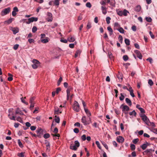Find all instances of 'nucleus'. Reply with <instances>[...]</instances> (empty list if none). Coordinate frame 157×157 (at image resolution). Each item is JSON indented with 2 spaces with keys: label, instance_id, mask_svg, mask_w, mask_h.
<instances>
[{
  "label": "nucleus",
  "instance_id": "603ef678",
  "mask_svg": "<svg viewBox=\"0 0 157 157\" xmlns=\"http://www.w3.org/2000/svg\"><path fill=\"white\" fill-rule=\"evenodd\" d=\"M81 139L83 141L85 140L86 139V135L85 134L82 135L81 136Z\"/></svg>",
  "mask_w": 157,
  "mask_h": 157
},
{
  "label": "nucleus",
  "instance_id": "f3484780",
  "mask_svg": "<svg viewBox=\"0 0 157 157\" xmlns=\"http://www.w3.org/2000/svg\"><path fill=\"white\" fill-rule=\"evenodd\" d=\"M85 112H86V113L88 117H90L91 115V113L89 111V110L85 108V109H84Z\"/></svg>",
  "mask_w": 157,
  "mask_h": 157
},
{
  "label": "nucleus",
  "instance_id": "a878e982",
  "mask_svg": "<svg viewBox=\"0 0 157 157\" xmlns=\"http://www.w3.org/2000/svg\"><path fill=\"white\" fill-rule=\"evenodd\" d=\"M141 9V7L140 6H137L135 8V10L137 12H139Z\"/></svg>",
  "mask_w": 157,
  "mask_h": 157
},
{
  "label": "nucleus",
  "instance_id": "bf43d9fd",
  "mask_svg": "<svg viewBox=\"0 0 157 157\" xmlns=\"http://www.w3.org/2000/svg\"><path fill=\"white\" fill-rule=\"evenodd\" d=\"M107 29L109 31V32H111V33H113V30L110 26H108L107 27Z\"/></svg>",
  "mask_w": 157,
  "mask_h": 157
},
{
  "label": "nucleus",
  "instance_id": "49530a36",
  "mask_svg": "<svg viewBox=\"0 0 157 157\" xmlns=\"http://www.w3.org/2000/svg\"><path fill=\"white\" fill-rule=\"evenodd\" d=\"M80 52L79 50H78L77 51L75 55V57H77L78 56V55L80 54Z\"/></svg>",
  "mask_w": 157,
  "mask_h": 157
},
{
  "label": "nucleus",
  "instance_id": "1a4fd4ad",
  "mask_svg": "<svg viewBox=\"0 0 157 157\" xmlns=\"http://www.w3.org/2000/svg\"><path fill=\"white\" fill-rule=\"evenodd\" d=\"M15 114H19L20 115H23L24 113L22 112V111L19 108H17L16 109Z\"/></svg>",
  "mask_w": 157,
  "mask_h": 157
},
{
  "label": "nucleus",
  "instance_id": "774afa93",
  "mask_svg": "<svg viewBox=\"0 0 157 157\" xmlns=\"http://www.w3.org/2000/svg\"><path fill=\"white\" fill-rule=\"evenodd\" d=\"M152 131L153 132L157 134V128H152Z\"/></svg>",
  "mask_w": 157,
  "mask_h": 157
},
{
  "label": "nucleus",
  "instance_id": "5fc2aeb1",
  "mask_svg": "<svg viewBox=\"0 0 157 157\" xmlns=\"http://www.w3.org/2000/svg\"><path fill=\"white\" fill-rule=\"evenodd\" d=\"M139 139L138 138L134 139L133 140V142L135 144H136L139 141Z\"/></svg>",
  "mask_w": 157,
  "mask_h": 157
},
{
  "label": "nucleus",
  "instance_id": "423d86ee",
  "mask_svg": "<svg viewBox=\"0 0 157 157\" xmlns=\"http://www.w3.org/2000/svg\"><path fill=\"white\" fill-rule=\"evenodd\" d=\"M37 134V137L39 138L41 137V134H43V130L41 128H38L36 131Z\"/></svg>",
  "mask_w": 157,
  "mask_h": 157
},
{
  "label": "nucleus",
  "instance_id": "dca6fc26",
  "mask_svg": "<svg viewBox=\"0 0 157 157\" xmlns=\"http://www.w3.org/2000/svg\"><path fill=\"white\" fill-rule=\"evenodd\" d=\"M67 94V100H68L69 97L70 96V90L67 89L66 90Z\"/></svg>",
  "mask_w": 157,
  "mask_h": 157
},
{
  "label": "nucleus",
  "instance_id": "6ab92c4d",
  "mask_svg": "<svg viewBox=\"0 0 157 157\" xmlns=\"http://www.w3.org/2000/svg\"><path fill=\"white\" fill-rule=\"evenodd\" d=\"M120 25L117 22H115L114 24V27L117 30L118 29V28L120 27Z\"/></svg>",
  "mask_w": 157,
  "mask_h": 157
},
{
  "label": "nucleus",
  "instance_id": "4c0bfd02",
  "mask_svg": "<svg viewBox=\"0 0 157 157\" xmlns=\"http://www.w3.org/2000/svg\"><path fill=\"white\" fill-rule=\"evenodd\" d=\"M91 27V23L90 22H89L86 26V28L88 29H90Z\"/></svg>",
  "mask_w": 157,
  "mask_h": 157
},
{
  "label": "nucleus",
  "instance_id": "de8ad7c7",
  "mask_svg": "<svg viewBox=\"0 0 157 157\" xmlns=\"http://www.w3.org/2000/svg\"><path fill=\"white\" fill-rule=\"evenodd\" d=\"M118 39L119 41L122 43L123 41V38L121 35H119L118 37Z\"/></svg>",
  "mask_w": 157,
  "mask_h": 157
},
{
  "label": "nucleus",
  "instance_id": "473e14b6",
  "mask_svg": "<svg viewBox=\"0 0 157 157\" xmlns=\"http://www.w3.org/2000/svg\"><path fill=\"white\" fill-rule=\"evenodd\" d=\"M41 42L43 43H46L48 42V39H41Z\"/></svg>",
  "mask_w": 157,
  "mask_h": 157
},
{
  "label": "nucleus",
  "instance_id": "c756f323",
  "mask_svg": "<svg viewBox=\"0 0 157 157\" xmlns=\"http://www.w3.org/2000/svg\"><path fill=\"white\" fill-rule=\"evenodd\" d=\"M62 80H63V78L61 77L60 76V78H59V80H58V82H57V86H59V85L60 84V83L62 82Z\"/></svg>",
  "mask_w": 157,
  "mask_h": 157
},
{
  "label": "nucleus",
  "instance_id": "9b49d317",
  "mask_svg": "<svg viewBox=\"0 0 157 157\" xmlns=\"http://www.w3.org/2000/svg\"><path fill=\"white\" fill-rule=\"evenodd\" d=\"M117 141L119 143H123L124 141V138L121 136H119L117 138Z\"/></svg>",
  "mask_w": 157,
  "mask_h": 157
},
{
  "label": "nucleus",
  "instance_id": "09e8293b",
  "mask_svg": "<svg viewBox=\"0 0 157 157\" xmlns=\"http://www.w3.org/2000/svg\"><path fill=\"white\" fill-rule=\"evenodd\" d=\"M18 142L19 146L21 148L23 147V146L20 140H18Z\"/></svg>",
  "mask_w": 157,
  "mask_h": 157
},
{
  "label": "nucleus",
  "instance_id": "2eb2a0df",
  "mask_svg": "<svg viewBox=\"0 0 157 157\" xmlns=\"http://www.w3.org/2000/svg\"><path fill=\"white\" fill-rule=\"evenodd\" d=\"M148 145V143L147 142H146V144H143L140 147L143 150H144L146 149Z\"/></svg>",
  "mask_w": 157,
  "mask_h": 157
},
{
  "label": "nucleus",
  "instance_id": "4be33fe9",
  "mask_svg": "<svg viewBox=\"0 0 157 157\" xmlns=\"http://www.w3.org/2000/svg\"><path fill=\"white\" fill-rule=\"evenodd\" d=\"M117 78L119 79L120 81H122V80L123 79V77H122V75H121L120 74H118V75H117Z\"/></svg>",
  "mask_w": 157,
  "mask_h": 157
},
{
  "label": "nucleus",
  "instance_id": "69168bd1",
  "mask_svg": "<svg viewBox=\"0 0 157 157\" xmlns=\"http://www.w3.org/2000/svg\"><path fill=\"white\" fill-rule=\"evenodd\" d=\"M74 131L75 133H77L79 132V130L78 128H75L74 129Z\"/></svg>",
  "mask_w": 157,
  "mask_h": 157
},
{
  "label": "nucleus",
  "instance_id": "f03ea898",
  "mask_svg": "<svg viewBox=\"0 0 157 157\" xmlns=\"http://www.w3.org/2000/svg\"><path fill=\"white\" fill-rule=\"evenodd\" d=\"M140 117H141L142 120L145 123L148 125H150V122L147 116L144 114H142L140 115Z\"/></svg>",
  "mask_w": 157,
  "mask_h": 157
},
{
  "label": "nucleus",
  "instance_id": "a19ab883",
  "mask_svg": "<svg viewBox=\"0 0 157 157\" xmlns=\"http://www.w3.org/2000/svg\"><path fill=\"white\" fill-rule=\"evenodd\" d=\"M8 117L11 120H13L14 121L16 120L15 117L14 116H13L12 117H11L10 116V115L9 114L8 115Z\"/></svg>",
  "mask_w": 157,
  "mask_h": 157
},
{
  "label": "nucleus",
  "instance_id": "c9c22d12",
  "mask_svg": "<svg viewBox=\"0 0 157 157\" xmlns=\"http://www.w3.org/2000/svg\"><path fill=\"white\" fill-rule=\"evenodd\" d=\"M121 96L119 97V99L121 101H123L124 98V96L123 94L122 93L120 94Z\"/></svg>",
  "mask_w": 157,
  "mask_h": 157
},
{
  "label": "nucleus",
  "instance_id": "aec40b11",
  "mask_svg": "<svg viewBox=\"0 0 157 157\" xmlns=\"http://www.w3.org/2000/svg\"><path fill=\"white\" fill-rule=\"evenodd\" d=\"M33 64H34L38 65V66L40 65L39 62L36 59H33Z\"/></svg>",
  "mask_w": 157,
  "mask_h": 157
},
{
  "label": "nucleus",
  "instance_id": "6e6d98bb",
  "mask_svg": "<svg viewBox=\"0 0 157 157\" xmlns=\"http://www.w3.org/2000/svg\"><path fill=\"white\" fill-rule=\"evenodd\" d=\"M106 0H104L100 2L101 4L103 6H105L106 4Z\"/></svg>",
  "mask_w": 157,
  "mask_h": 157
},
{
  "label": "nucleus",
  "instance_id": "a18cd8bd",
  "mask_svg": "<svg viewBox=\"0 0 157 157\" xmlns=\"http://www.w3.org/2000/svg\"><path fill=\"white\" fill-rule=\"evenodd\" d=\"M30 103L31 104H30L29 108H30V110H32L33 109V108L34 106L35 103Z\"/></svg>",
  "mask_w": 157,
  "mask_h": 157
},
{
  "label": "nucleus",
  "instance_id": "a211bd4d",
  "mask_svg": "<svg viewBox=\"0 0 157 157\" xmlns=\"http://www.w3.org/2000/svg\"><path fill=\"white\" fill-rule=\"evenodd\" d=\"M60 0H55L54 1V4L58 7L59 4V2Z\"/></svg>",
  "mask_w": 157,
  "mask_h": 157
},
{
  "label": "nucleus",
  "instance_id": "3c124183",
  "mask_svg": "<svg viewBox=\"0 0 157 157\" xmlns=\"http://www.w3.org/2000/svg\"><path fill=\"white\" fill-rule=\"evenodd\" d=\"M17 155L19 157H24V153L23 152L18 153L17 154Z\"/></svg>",
  "mask_w": 157,
  "mask_h": 157
},
{
  "label": "nucleus",
  "instance_id": "79ce46f5",
  "mask_svg": "<svg viewBox=\"0 0 157 157\" xmlns=\"http://www.w3.org/2000/svg\"><path fill=\"white\" fill-rule=\"evenodd\" d=\"M148 83L151 86H152L153 85V82L151 79H149L148 81Z\"/></svg>",
  "mask_w": 157,
  "mask_h": 157
},
{
  "label": "nucleus",
  "instance_id": "412c9836",
  "mask_svg": "<svg viewBox=\"0 0 157 157\" xmlns=\"http://www.w3.org/2000/svg\"><path fill=\"white\" fill-rule=\"evenodd\" d=\"M129 114L130 116L133 115L135 117L136 116V115L137 114L135 112V110H133L132 112H129Z\"/></svg>",
  "mask_w": 157,
  "mask_h": 157
},
{
  "label": "nucleus",
  "instance_id": "ea45409f",
  "mask_svg": "<svg viewBox=\"0 0 157 157\" xmlns=\"http://www.w3.org/2000/svg\"><path fill=\"white\" fill-rule=\"evenodd\" d=\"M123 59L124 61H127L128 59V57L127 55H124L123 57Z\"/></svg>",
  "mask_w": 157,
  "mask_h": 157
},
{
  "label": "nucleus",
  "instance_id": "f257e3e1",
  "mask_svg": "<svg viewBox=\"0 0 157 157\" xmlns=\"http://www.w3.org/2000/svg\"><path fill=\"white\" fill-rule=\"evenodd\" d=\"M75 144H71L70 146V148L71 149L74 151H76L77 148L79 147L80 143L77 140H76L74 142Z\"/></svg>",
  "mask_w": 157,
  "mask_h": 157
},
{
  "label": "nucleus",
  "instance_id": "2f4dec72",
  "mask_svg": "<svg viewBox=\"0 0 157 157\" xmlns=\"http://www.w3.org/2000/svg\"><path fill=\"white\" fill-rule=\"evenodd\" d=\"M123 14L124 16H127V13H129V12L126 10L124 9L123 11Z\"/></svg>",
  "mask_w": 157,
  "mask_h": 157
},
{
  "label": "nucleus",
  "instance_id": "8fccbe9b",
  "mask_svg": "<svg viewBox=\"0 0 157 157\" xmlns=\"http://www.w3.org/2000/svg\"><path fill=\"white\" fill-rule=\"evenodd\" d=\"M146 20L147 22H151L152 21V19L150 17H146Z\"/></svg>",
  "mask_w": 157,
  "mask_h": 157
},
{
  "label": "nucleus",
  "instance_id": "f8f14e48",
  "mask_svg": "<svg viewBox=\"0 0 157 157\" xmlns=\"http://www.w3.org/2000/svg\"><path fill=\"white\" fill-rule=\"evenodd\" d=\"M11 30L13 32V33L14 34H16L19 32V29L17 27L12 28Z\"/></svg>",
  "mask_w": 157,
  "mask_h": 157
},
{
  "label": "nucleus",
  "instance_id": "4468645a",
  "mask_svg": "<svg viewBox=\"0 0 157 157\" xmlns=\"http://www.w3.org/2000/svg\"><path fill=\"white\" fill-rule=\"evenodd\" d=\"M125 101L126 103L129 106H131L132 105L131 101L128 98L125 99Z\"/></svg>",
  "mask_w": 157,
  "mask_h": 157
},
{
  "label": "nucleus",
  "instance_id": "7ed1b4c3",
  "mask_svg": "<svg viewBox=\"0 0 157 157\" xmlns=\"http://www.w3.org/2000/svg\"><path fill=\"white\" fill-rule=\"evenodd\" d=\"M73 109L76 112H79L80 109L79 105L76 101H75L73 105Z\"/></svg>",
  "mask_w": 157,
  "mask_h": 157
},
{
  "label": "nucleus",
  "instance_id": "b1692460",
  "mask_svg": "<svg viewBox=\"0 0 157 157\" xmlns=\"http://www.w3.org/2000/svg\"><path fill=\"white\" fill-rule=\"evenodd\" d=\"M55 117H56V118L55 119V122L57 123H59L60 121V119L59 117H57L56 115L55 116Z\"/></svg>",
  "mask_w": 157,
  "mask_h": 157
},
{
  "label": "nucleus",
  "instance_id": "5701e85b",
  "mask_svg": "<svg viewBox=\"0 0 157 157\" xmlns=\"http://www.w3.org/2000/svg\"><path fill=\"white\" fill-rule=\"evenodd\" d=\"M116 11L117 14L119 16H121L123 15V13L122 11L117 10Z\"/></svg>",
  "mask_w": 157,
  "mask_h": 157
},
{
  "label": "nucleus",
  "instance_id": "cd10ccee",
  "mask_svg": "<svg viewBox=\"0 0 157 157\" xmlns=\"http://www.w3.org/2000/svg\"><path fill=\"white\" fill-rule=\"evenodd\" d=\"M110 4L113 7H115V2L114 0H111V2H110Z\"/></svg>",
  "mask_w": 157,
  "mask_h": 157
},
{
  "label": "nucleus",
  "instance_id": "7c9ffc66",
  "mask_svg": "<svg viewBox=\"0 0 157 157\" xmlns=\"http://www.w3.org/2000/svg\"><path fill=\"white\" fill-rule=\"evenodd\" d=\"M154 150H152V149H147L144 152L146 153H151L152 151H154Z\"/></svg>",
  "mask_w": 157,
  "mask_h": 157
},
{
  "label": "nucleus",
  "instance_id": "0e129e2a",
  "mask_svg": "<svg viewBox=\"0 0 157 157\" xmlns=\"http://www.w3.org/2000/svg\"><path fill=\"white\" fill-rule=\"evenodd\" d=\"M39 66L33 64L32 65V67L33 69H36Z\"/></svg>",
  "mask_w": 157,
  "mask_h": 157
},
{
  "label": "nucleus",
  "instance_id": "6e6552de",
  "mask_svg": "<svg viewBox=\"0 0 157 157\" xmlns=\"http://www.w3.org/2000/svg\"><path fill=\"white\" fill-rule=\"evenodd\" d=\"M135 53L136 54L137 57L139 58L140 59H142V56L139 51L138 50H135L134 51Z\"/></svg>",
  "mask_w": 157,
  "mask_h": 157
},
{
  "label": "nucleus",
  "instance_id": "e433bc0d",
  "mask_svg": "<svg viewBox=\"0 0 157 157\" xmlns=\"http://www.w3.org/2000/svg\"><path fill=\"white\" fill-rule=\"evenodd\" d=\"M111 18L109 17H107L106 18V21L107 24H109L110 23V20H111Z\"/></svg>",
  "mask_w": 157,
  "mask_h": 157
},
{
  "label": "nucleus",
  "instance_id": "58836bf2",
  "mask_svg": "<svg viewBox=\"0 0 157 157\" xmlns=\"http://www.w3.org/2000/svg\"><path fill=\"white\" fill-rule=\"evenodd\" d=\"M37 30V28L36 26H33L32 29V32L33 33H35L36 32Z\"/></svg>",
  "mask_w": 157,
  "mask_h": 157
},
{
  "label": "nucleus",
  "instance_id": "864d4df0",
  "mask_svg": "<svg viewBox=\"0 0 157 157\" xmlns=\"http://www.w3.org/2000/svg\"><path fill=\"white\" fill-rule=\"evenodd\" d=\"M19 46V45L18 44H16L13 47V49L14 50H17V48H18Z\"/></svg>",
  "mask_w": 157,
  "mask_h": 157
},
{
  "label": "nucleus",
  "instance_id": "39448f33",
  "mask_svg": "<svg viewBox=\"0 0 157 157\" xmlns=\"http://www.w3.org/2000/svg\"><path fill=\"white\" fill-rule=\"evenodd\" d=\"M38 18L37 17H31L28 19V21L26 22V23L27 24H29L31 22L33 21H36L38 20Z\"/></svg>",
  "mask_w": 157,
  "mask_h": 157
},
{
  "label": "nucleus",
  "instance_id": "bb28decb",
  "mask_svg": "<svg viewBox=\"0 0 157 157\" xmlns=\"http://www.w3.org/2000/svg\"><path fill=\"white\" fill-rule=\"evenodd\" d=\"M124 41H125V44L127 45H130V40H129L128 39H125V40H124Z\"/></svg>",
  "mask_w": 157,
  "mask_h": 157
},
{
  "label": "nucleus",
  "instance_id": "20e7f679",
  "mask_svg": "<svg viewBox=\"0 0 157 157\" xmlns=\"http://www.w3.org/2000/svg\"><path fill=\"white\" fill-rule=\"evenodd\" d=\"M10 11L11 8L10 7L3 9L1 12V15L2 16H4L8 14Z\"/></svg>",
  "mask_w": 157,
  "mask_h": 157
},
{
  "label": "nucleus",
  "instance_id": "13d9d810",
  "mask_svg": "<svg viewBox=\"0 0 157 157\" xmlns=\"http://www.w3.org/2000/svg\"><path fill=\"white\" fill-rule=\"evenodd\" d=\"M61 90V88L60 87L57 88L56 91V93L58 94Z\"/></svg>",
  "mask_w": 157,
  "mask_h": 157
},
{
  "label": "nucleus",
  "instance_id": "052dcab7",
  "mask_svg": "<svg viewBox=\"0 0 157 157\" xmlns=\"http://www.w3.org/2000/svg\"><path fill=\"white\" fill-rule=\"evenodd\" d=\"M138 109L140 111L141 113H145L144 110L142 108H138Z\"/></svg>",
  "mask_w": 157,
  "mask_h": 157
},
{
  "label": "nucleus",
  "instance_id": "37998d69",
  "mask_svg": "<svg viewBox=\"0 0 157 157\" xmlns=\"http://www.w3.org/2000/svg\"><path fill=\"white\" fill-rule=\"evenodd\" d=\"M86 5L87 7H88L89 8H90L92 6V5H91V3H90V2H87L86 4Z\"/></svg>",
  "mask_w": 157,
  "mask_h": 157
},
{
  "label": "nucleus",
  "instance_id": "f704fd0d",
  "mask_svg": "<svg viewBox=\"0 0 157 157\" xmlns=\"http://www.w3.org/2000/svg\"><path fill=\"white\" fill-rule=\"evenodd\" d=\"M131 149L132 151H134L136 148L135 146L133 144H131L130 145Z\"/></svg>",
  "mask_w": 157,
  "mask_h": 157
},
{
  "label": "nucleus",
  "instance_id": "c03bdc74",
  "mask_svg": "<svg viewBox=\"0 0 157 157\" xmlns=\"http://www.w3.org/2000/svg\"><path fill=\"white\" fill-rule=\"evenodd\" d=\"M95 143L97 145L98 148L99 149H101V148L99 142L98 141H96L95 142Z\"/></svg>",
  "mask_w": 157,
  "mask_h": 157
},
{
  "label": "nucleus",
  "instance_id": "680f3d73",
  "mask_svg": "<svg viewBox=\"0 0 157 157\" xmlns=\"http://www.w3.org/2000/svg\"><path fill=\"white\" fill-rule=\"evenodd\" d=\"M34 1L40 3H42L44 2V0H34Z\"/></svg>",
  "mask_w": 157,
  "mask_h": 157
},
{
  "label": "nucleus",
  "instance_id": "ddd939ff",
  "mask_svg": "<svg viewBox=\"0 0 157 157\" xmlns=\"http://www.w3.org/2000/svg\"><path fill=\"white\" fill-rule=\"evenodd\" d=\"M67 40L69 42H74L75 40L74 36H70L68 37Z\"/></svg>",
  "mask_w": 157,
  "mask_h": 157
},
{
  "label": "nucleus",
  "instance_id": "e2e57ef3",
  "mask_svg": "<svg viewBox=\"0 0 157 157\" xmlns=\"http://www.w3.org/2000/svg\"><path fill=\"white\" fill-rule=\"evenodd\" d=\"M149 34L152 38L154 39L155 38V36L151 31L149 32Z\"/></svg>",
  "mask_w": 157,
  "mask_h": 157
},
{
  "label": "nucleus",
  "instance_id": "0eeeda50",
  "mask_svg": "<svg viewBox=\"0 0 157 157\" xmlns=\"http://www.w3.org/2000/svg\"><path fill=\"white\" fill-rule=\"evenodd\" d=\"M120 108H121L122 109V111H128L129 110L130 108H129L126 105H122Z\"/></svg>",
  "mask_w": 157,
  "mask_h": 157
},
{
  "label": "nucleus",
  "instance_id": "72a5a7b5",
  "mask_svg": "<svg viewBox=\"0 0 157 157\" xmlns=\"http://www.w3.org/2000/svg\"><path fill=\"white\" fill-rule=\"evenodd\" d=\"M50 136V134L49 133H46L44 135V137L45 139H47Z\"/></svg>",
  "mask_w": 157,
  "mask_h": 157
},
{
  "label": "nucleus",
  "instance_id": "9d476101",
  "mask_svg": "<svg viewBox=\"0 0 157 157\" xmlns=\"http://www.w3.org/2000/svg\"><path fill=\"white\" fill-rule=\"evenodd\" d=\"M82 122L84 124V125H87L89 124V123L87 121L86 118L85 116H83L82 118Z\"/></svg>",
  "mask_w": 157,
  "mask_h": 157
},
{
  "label": "nucleus",
  "instance_id": "4d7b16f0",
  "mask_svg": "<svg viewBox=\"0 0 157 157\" xmlns=\"http://www.w3.org/2000/svg\"><path fill=\"white\" fill-rule=\"evenodd\" d=\"M35 98L34 97H32L30 98L29 102L30 103H34L33 101L34 100Z\"/></svg>",
  "mask_w": 157,
  "mask_h": 157
},
{
  "label": "nucleus",
  "instance_id": "c85d7f7f",
  "mask_svg": "<svg viewBox=\"0 0 157 157\" xmlns=\"http://www.w3.org/2000/svg\"><path fill=\"white\" fill-rule=\"evenodd\" d=\"M117 30L121 33H124V30L122 27H120Z\"/></svg>",
  "mask_w": 157,
  "mask_h": 157
},
{
  "label": "nucleus",
  "instance_id": "393cba45",
  "mask_svg": "<svg viewBox=\"0 0 157 157\" xmlns=\"http://www.w3.org/2000/svg\"><path fill=\"white\" fill-rule=\"evenodd\" d=\"M13 19V18H10L8 20L5 21V23H7L8 24H10L12 22Z\"/></svg>",
  "mask_w": 157,
  "mask_h": 157
},
{
  "label": "nucleus",
  "instance_id": "338daca9",
  "mask_svg": "<svg viewBox=\"0 0 157 157\" xmlns=\"http://www.w3.org/2000/svg\"><path fill=\"white\" fill-rule=\"evenodd\" d=\"M60 41L65 43H67V40L66 39H61L60 40Z\"/></svg>",
  "mask_w": 157,
  "mask_h": 157
}]
</instances>
